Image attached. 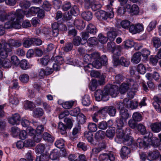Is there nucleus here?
Masks as SVG:
<instances>
[{
  "mask_svg": "<svg viewBox=\"0 0 161 161\" xmlns=\"http://www.w3.org/2000/svg\"><path fill=\"white\" fill-rule=\"evenodd\" d=\"M147 138L145 137L144 140L139 138L136 141V145L135 147L139 146L140 148L142 147H147L149 145V143L147 142Z\"/></svg>",
  "mask_w": 161,
  "mask_h": 161,
  "instance_id": "obj_13",
  "label": "nucleus"
},
{
  "mask_svg": "<svg viewBox=\"0 0 161 161\" xmlns=\"http://www.w3.org/2000/svg\"><path fill=\"white\" fill-rule=\"evenodd\" d=\"M81 16L84 19L88 21L92 19V14L91 12L86 11L83 12L81 14Z\"/></svg>",
  "mask_w": 161,
  "mask_h": 161,
  "instance_id": "obj_23",
  "label": "nucleus"
},
{
  "mask_svg": "<svg viewBox=\"0 0 161 161\" xmlns=\"http://www.w3.org/2000/svg\"><path fill=\"white\" fill-rule=\"evenodd\" d=\"M80 109L78 108H76L71 110L69 112V114L72 116H78L80 114Z\"/></svg>",
  "mask_w": 161,
  "mask_h": 161,
  "instance_id": "obj_55",
  "label": "nucleus"
},
{
  "mask_svg": "<svg viewBox=\"0 0 161 161\" xmlns=\"http://www.w3.org/2000/svg\"><path fill=\"white\" fill-rule=\"evenodd\" d=\"M73 47V45L71 43H67L63 48L64 51L67 52L71 50Z\"/></svg>",
  "mask_w": 161,
  "mask_h": 161,
  "instance_id": "obj_63",
  "label": "nucleus"
},
{
  "mask_svg": "<svg viewBox=\"0 0 161 161\" xmlns=\"http://www.w3.org/2000/svg\"><path fill=\"white\" fill-rule=\"evenodd\" d=\"M87 32L89 33L95 35L97 31V29L92 24H89L86 27Z\"/></svg>",
  "mask_w": 161,
  "mask_h": 161,
  "instance_id": "obj_19",
  "label": "nucleus"
},
{
  "mask_svg": "<svg viewBox=\"0 0 161 161\" xmlns=\"http://www.w3.org/2000/svg\"><path fill=\"white\" fill-rule=\"evenodd\" d=\"M152 41L154 47L157 48L161 46V42L160 38L157 37H153Z\"/></svg>",
  "mask_w": 161,
  "mask_h": 161,
  "instance_id": "obj_24",
  "label": "nucleus"
},
{
  "mask_svg": "<svg viewBox=\"0 0 161 161\" xmlns=\"http://www.w3.org/2000/svg\"><path fill=\"white\" fill-rule=\"evenodd\" d=\"M141 56L140 52H137L135 53L131 59V62L135 64L139 63L141 60Z\"/></svg>",
  "mask_w": 161,
  "mask_h": 161,
  "instance_id": "obj_17",
  "label": "nucleus"
},
{
  "mask_svg": "<svg viewBox=\"0 0 161 161\" xmlns=\"http://www.w3.org/2000/svg\"><path fill=\"white\" fill-rule=\"evenodd\" d=\"M125 133L122 129H117L115 141L118 143L123 142L124 140Z\"/></svg>",
  "mask_w": 161,
  "mask_h": 161,
  "instance_id": "obj_8",
  "label": "nucleus"
},
{
  "mask_svg": "<svg viewBox=\"0 0 161 161\" xmlns=\"http://www.w3.org/2000/svg\"><path fill=\"white\" fill-rule=\"evenodd\" d=\"M141 55H142L143 57L144 60H146L148 57V56L150 54V51L146 49H142L140 52Z\"/></svg>",
  "mask_w": 161,
  "mask_h": 161,
  "instance_id": "obj_43",
  "label": "nucleus"
},
{
  "mask_svg": "<svg viewBox=\"0 0 161 161\" xmlns=\"http://www.w3.org/2000/svg\"><path fill=\"white\" fill-rule=\"evenodd\" d=\"M133 119L136 121H140L142 120V115L138 112L134 113L132 115Z\"/></svg>",
  "mask_w": 161,
  "mask_h": 161,
  "instance_id": "obj_49",
  "label": "nucleus"
},
{
  "mask_svg": "<svg viewBox=\"0 0 161 161\" xmlns=\"http://www.w3.org/2000/svg\"><path fill=\"white\" fill-rule=\"evenodd\" d=\"M64 121L66 124V126L68 129H71L73 125V122L71 119L68 118H65Z\"/></svg>",
  "mask_w": 161,
  "mask_h": 161,
  "instance_id": "obj_53",
  "label": "nucleus"
},
{
  "mask_svg": "<svg viewBox=\"0 0 161 161\" xmlns=\"http://www.w3.org/2000/svg\"><path fill=\"white\" fill-rule=\"evenodd\" d=\"M49 156L46 154H42L39 157L36 158V161H48Z\"/></svg>",
  "mask_w": 161,
  "mask_h": 161,
  "instance_id": "obj_34",
  "label": "nucleus"
},
{
  "mask_svg": "<svg viewBox=\"0 0 161 161\" xmlns=\"http://www.w3.org/2000/svg\"><path fill=\"white\" fill-rule=\"evenodd\" d=\"M126 120L120 118L116 120V125L117 129H122L125 125V123Z\"/></svg>",
  "mask_w": 161,
  "mask_h": 161,
  "instance_id": "obj_36",
  "label": "nucleus"
},
{
  "mask_svg": "<svg viewBox=\"0 0 161 161\" xmlns=\"http://www.w3.org/2000/svg\"><path fill=\"white\" fill-rule=\"evenodd\" d=\"M55 145L58 148H62L64 145V141L62 139L58 140L56 141Z\"/></svg>",
  "mask_w": 161,
  "mask_h": 161,
  "instance_id": "obj_60",
  "label": "nucleus"
},
{
  "mask_svg": "<svg viewBox=\"0 0 161 161\" xmlns=\"http://www.w3.org/2000/svg\"><path fill=\"white\" fill-rule=\"evenodd\" d=\"M152 130L154 132H158L161 130L159 123H155L152 124L150 125Z\"/></svg>",
  "mask_w": 161,
  "mask_h": 161,
  "instance_id": "obj_25",
  "label": "nucleus"
},
{
  "mask_svg": "<svg viewBox=\"0 0 161 161\" xmlns=\"http://www.w3.org/2000/svg\"><path fill=\"white\" fill-rule=\"evenodd\" d=\"M71 14L76 16L79 14V8L76 6H74L70 11Z\"/></svg>",
  "mask_w": 161,
  "mask_h": 161,
  "instance_id": "obj_50",
  "label": "nucleus"
},
{
  "mask_svg": "<svg viewBox=\"0 0 161 161\" xmlns=\"http://www.w3.org/2000/svg\"><path fill=\"white\" fill-rule=\"evenodd\" d=\"M105 133L104 131L99 130L95 134V139L97 140H99L103 138L105 136Z\"/></svg>",
  "mask_w": 161,
  "mask_h": 161,
  "instance_id": "obj_31",
  "label": "nucleus"
},
{
  "mask_svg": "<svg viewBox=\"0 0 161 161\" xmlns=\"http://www.w3.org/2000/svg\"><path fill=\"white\" fill-rule=\"evenodd\" d=\"M130 25V21L126 20L122 21L120 23L121 26L123 28L125 29H128L129 28Z\"/></svg>",
  "mask_w": 161,
  "mask_h": 161,
  "instance_id": "obj_51",
  "label": "nucleus"
},
{
  "mask_svg": "<svg viewBox=\"0 0 161 161\" xmlns=\"http://www.w3.org/2000/svg\"><path fill=\"white\" fill-rule=\"evenodd\" d=\"M107 113L111 116H114L116 113V109L115 108L112 106H110L108 107Z\"/></svg>",
  "mask_w": 161,
  "mask_h": 161,
  "instance_id": "obj_35",
  "label": "nucleus"
},
{
  "mask_svg": "<svg viewBox=\"0 0 161 161\" xmlns=\"http://www.w3.org/2000/svg\"><path fill=\"white\" fill-rule=\"evenodd\" d=\"M129 88V85L128 83H122L120 86L119 88L120 93H125Z\"/></svg>",
  "mask_w": 161,
  "mask_h": 161,
  "instance_id": "obj_22",
  "label": "nucleus"
},
{
  "mask_svg": "<svg viewBox=\"0 0 161 161\" xmlns=\"http://www.w3.org/2000/svg\"><path fill=\"white\" fill-rule=\"evenodd\" d=\"M81 39L79 36H77L75 37L73 40V43L75 46H78L80 44H83V43L81 42Z\"/></svg>",
  "mask_w": 161,
  "mask_h": 161,
  "instance_id": "obj_57",
  "label": "nucleus"
},
{
  "mask_svg": "<svg viewBox=\"0 0 161 161\" xmlns=\"http://www.w3.org/2000/svg\"><path fill=\"white\" fill-rule=\"evenodd\" d=\"M85 7L88 9L90 7L94 9V10H96L100 9L101 7V5L98 2L92 0H84Z\"/></svg>",
  "mask_w": 161,
  "mask_h": 161,
  "instance_id": "obj_4",
  "label": "nucleus"
},
{
  "mask_svg": "<svg viewBox=\"0 0 161 161\" xmlns=\"http://www.w3.org/2000/svg\"><path fill=\"white\" fill-rule=\"evenodd\" d=\"M147 142L149 143V145H152L153 146H155L157 145V142L158 141V139L155 137H148L147 138Z\"/></svg>",
  "mask_w": 161,
  "mask_h": 161,
  "instance_id": "obj_29",
  "label": "nucleus"
},
{
  "mask_svg": "<svg viewBox=\"0 0 161 161\" xmlns=\"http://www.w3.org/2000/svg\"><path fill=\"white\" fill-rule=\"evenodd\" d=\"M24 12L23 10L19 9L16 12L12 11L7 14V19L13 21L16 18V20H19L22 19L24 16Z\"/></svg>",
  "mask_w": 161,
  "mask_h": 161,
  "instance_id": "obj_2",
  "label": "nucleus"
},
{
  "mask_svg": "<svg viewBox=\"0 0 161 161\" xmlns=\"http://www.w3.org/2000/svg\"><path fill=\"white\" fill-rule=\"evenodd\" d=\"M88 128L91 132H95L97 130V126L93 123H90L88 125Z\"/></svg>",
  "mask_w": 161,
  "mask_h": 161,
  "instance_id": "obj_42",
  "label": "nucleus"
},
{
  "mask_svg": "<svg viewBox=\"0 0 161 161\" xmlns=\"http://www.w3.org/2000/svg\"><path fill=\"white\" fill-rule=\"evenodd\" d=\"M120 114L121 117L120 118L125 119L126 120L129 117L128 111L125 108L121 109L120 111Z\"/></svg>",
  "mask_w": 161,
  "mask_h": 161,
  "instance_id": "obj_20",
  "label": "nucleus"
},
{
  "mask_svg": "<svg viewBox=\"0 0 161 161\" xmlns=\"http://www.w3.org/2000/svg\"><path fill=\"white\" fill-rule=\"evenodd\" d=\"M77 120L80 123L83 124L86 122V117L82 114L80 113L77 116Z\"/></svg>",
  "mask_w": 161,
  "mask_h": 161,
  "instance_id": "obj_54",
  "label": "nucleus"
},
{
  "mask_svg": "<svg viewBox=\"0 0 161 161\" xmlns=\"http://www.w3.org/2000/svg\"><path fill=\"white\" fill-rule=\"evenodd\" d=\"M33 43L32 38H29L24 41L23 43V46L26 48H28L31 46Z\"/></svg>",
  "mask_w": 161,
  "mask_h": 161,
  "instance_id": "obj_41",
  "label": "nucleus"
},
{
  "mask_svg": "<svg viewBox=\"0 0 161 161\" xmlns=\"http://www.w3.org/2000/svg\"><path fill=\"white\" fill-rule=\"evenodd\" d=\"M9 123L12 125H19L20 121V117L19 114H15L8 119Z\"/></svg>",
  "mask_w": 161,
  "mask_h": 161,
  "instance_id": "obj_10",
  "label": "nucleus"
},
{
  "mask_svg": "<svg viewBox=\"0 0 161 161\" xmlns=\"http://www.w3.org/2000/svg\"><path fill=\"white\" fill-rule=\"evenodd\" d=\"M143 30V27L142 25L138 24L136 25H131L129 28L130 32L133 34L139 33Z\"/></svg>",
  "mask_w": 161,
  "mask_h": 161,
  "instance_id": "obj_9",
  "label": "nucleus"
},
{
  "mask_svg": "<svg viewBox=\"0 0 161 161\" xmlns=\"http://www.w3.org/2000/svg\"><path fill=\"white\" fill-rule=\"evenodd\" d=\"M126 8L130 9L129 12L131 15L137 14L139 13V8L138 6L136 4H133L131 6L130 4H127Z\"/></svg>",
  "mask_w": 161,
  "mask_h": 161,
  "instance_id": "obj_12",
  "label": "nucleus"
},
{
  "mask_svg": "<svg viewBox=\"0 0 161 161\" xmlns=\"http://www.w3.org/2000/svg\"><path fill=\"white\" fill-rule=\"evenodd\" d=\"M58 128L60 130V132L62 135L65 134L66 133V130L67 129V128L66 125L62 122H59Z\"/></svg>",
  "mask_w": 161,
  "mask_h": 161,
  "instance_id": "obj_33",
  "label": "nucleus"
},
{
  "mask_svg": "<svg viewBox=\"0 0 161 161\" xmlns=\"http://www.w3.org/2000/svg\"><path fill=\"white\" fill-rule=\"evenodd\" d=\"M98 39L101 43H105L107 42L108 39L107 37L104 36L102 34H100L98 36Z\"/></svg>",
  "mask_w": 161,
  "mask_h": 161,
  "instance_id": "obj_56",
  "label": "nucleus"
},
{
  "mask_svg": "<svg viewBox=\"0 0 161 161\" xmlns=\"http://www.w3.org/2000/svg\"><path fill=\"white\" fill-rule=\"evenodd\" d=\"M12 64L10 60L8 59L3 60V67L5 68H8L11 67Z\"/></svg>",
  "mask_w": 161,
  "mask_h": 161,
  "instance_id": "obj_62",
  "label": "nucleus"
},
{
  "mask_svg": "<svg viewBox=\"0 0 161 161\" xmlns=\"http://www.w3.org/2000/svg\"><path fill=\"white\" fill-rule=\"evenodd\" d=\"M33 116L35 118H38L42 116L43 114V109L41 108H37L33 110Z\"/></svg>",
  "mask_w": 161,
  "mask_h": 161,
  "instance_id": "obj_21",
  "label": "nucleus"
},
{
  "mask_svg": "<svg viewBox=\"0 0 161 161\" xmlns=\"http://www.w3.org/2000/svg\"><path fill=\"white\" fill-rule=\"evenodd\" d=\"M35 107V104L32 102L27 101L25 102L24 107L26 109H31Z\"/></svg>",
  "mask_w": 161,
  "mask_h": 161,
  "instance_id": "obj_32",
  "label": "nucleus"
},
{
  "mask_svg": "<svg viewBox=\"0 0 161 161\" xmlns=\"http://www.w3.org/2000/svg\"><path fill=\"white\" fill-rule=\"evenodd\" d=\"M160 153L158 151L150 152L147 156V159L150 161L154 160L158 158Z\"/></svg>",
  "mask_w": 161,
  "mask_h": 161,
  "instance_id": "obj_14",
  "label": "nucleus"
},
{
  "mask_svg": "<svg viewBox=\"0 0 161 161\" xmlns=\"http://www.w3.org/2000/svg\"><path fill=\"white\" fill-rule=\"evenodd\" d=\"M44 140L48 142L52 143L54 141L53 137L50 134L44 132L43 135Z\"/></svg>",
  "mask_w": 161,
  "mask_h": 161,
  "instance_id": "obj_26",
  "label": "nucleus"
},
{
  "mask_svg": "<svg viewBox=\"0 0 161 161\" xmlns=\"http://www.w3.org/2000/svg\"><path fill=\"white\" fill-rule=\"evenodd\" d=\"M8 56V53L7 51L2 45L0 43V58H4Z\"/></svg>",
  "mask_w": 161,
  "mask_h": 161,
  "instance_id": "obj_27",
  "label": "nucleus"
},
{
  "mask_svg": "<svg viewBox=\"0 0 161 161\" xmlns=\"http://www.w3.org/2000/svg\"><path fill=\"white\" fill-rule=\"evenodd\" d=\"M124 105L128 108L131 109H135L138 106V103L136 101H130L127 98H125L123 100Z\"/></svg>",
  "mask_w": 161,
  "mask_h": 161,
  "instance_id": "obj_7",
  "label": "nucleus"
},
{
  "mask_svg": "<svg viewBox=\"0 0 161 161\" xmlns=\"http://www.w3.org/2000/svg\"><path fill=\"white\" fill-rule=\"evenodd\" d=\"M113 125V121L112 120H109L108 122L102 121L100 122L98 125V128L102 130H105L108 127H110Z\"/></svg>",
  "mask_w": 161,
  "mask_h": 161,
  "instance_id": "obj_11",
  "label": "nucleus"
},
{
  "mask_svg": "<svg viewBox=\"0 0 161 161\" xmlns=\"http://www.w3.org/2000/svg\"><path fill=\"white\" fill-rule=\"evenodd\" d=\"M105 89L103 90L99 89L97 90L95 92V96L96 100L98 101L103 100V101H106L108 100L109 97L106 95L105 92Z\"/></svg>",
  "mask_w": 161,
  "mask_h": 161,
  "instance_id": "obj_5",
  "label": "nucleus"
},
{
  "mask_svg": "<svg viewBox=\"0 0 161 161\" xmlns=\"http://www.w3.org/2000/svg\"><path fill=\"white\" fill-rule=\"evenodd\" d=\"M130 153V149L126 146H123L122 147L121 151V156L123 158L126 157Z\"/></svg>",
  "mask_w": 161,
  "mask_h": 161,
  "instance_id": "obj_30",
  "label": "nucleus"
},
{
  "mask_svg": "<svg viewBox=\"0 0 161 161\" xmlns=\"http://www.w3.org/2000/svg\"><path fill=\"white\" fill-rule=\"evenodd\" d=\"M21 45L22 42L20 41L10 39L9 40L8 43H5L3 44V47L8 54V53L11 51L12 48L13 47H18Z\"/></svg>",
  "mask_w": 161,
  "mask_h": 161,
  "instance_id": "obj_1",
  "label": "nucleus"
},
{
  "mask_svg": "<svg viewBox=\"0 0 161 161\" xmlns=\"http://www.w3.org/2000/svg\"><path fill=\"white\" fill-rule=\"evenodd\" d=\"M120 64L126 67H128L130 64L129 60L124 57H121L120 58Z\"/></svg>",
  "mask_w": 161,
  "mask_h": 161,
  "instance_id": "obj_44",
  "label": "nucleus"
},
{
  "mask_svg": "<svg viewBox=\"0 0 161 161\" xmlns=\"http://www.w3.org/2000/svg\"><path fill=\"white\" fill-rule=\"evenodd\" d=\"M74 103L73 101L66 102L62 104V107L65 109H69L72 108Z\"/></svg>",
  "mask_w": 161,
  "mask_h": 161,
  "instance_id": "obj_47",
  "label": "nucleus"
},
{
  "mask_svg": "<svg viewBox=\"0 0 161 161\" xmlns=\"http://www.w3.org/2000/svg\"><path fill=\"white\" fill-rule=\"evenodd\" d=\"M137 70L138 72L142 74H144L146 71V68L144 65L142 64H140L137 65Z\"/></svg>",
  "mask_w": 161,
  "mask_h": 161,
  "instance_id": "obj_40",
  "label": "nucleus"
},
{
  "mask_svg": "<svg viewBox=\"0 0 161 161\" xmlns=\"http://www.w3.org/2000/svg\"><path fill=\"white\" fill-rule=\"evenodd\" d=\"M19 6L22 8H27L30 6V3L29 2L23 1H21L19 4Z\"/></svg>",
  "mask_w": 161,
  "mask_h": 161,
  "instance_id": "obj_61",
  "label": "nucleus"
},
{
  "mask_svg": "<svg viewBox=\"0 0 161 161\" xmlns=\"http://www.w3.org/2000/svg\"><path fill=\"white\" fill-rule=\"evenodd\" d=\"M115 133V128L114 127H109V129L106 131L105 134L108 138L112 139L114 137Z\"/></svg>",
  "mask_w": 161,
  "mask_h": 161,
  "instance_id": "obj_15",
  "label": "nucleus"
},
{
  "mask_svg": "<svg viewBox=\"0 0 161 161\" xmlns=\"http://www.w3.org/2000/svg\"><path fill=\"white\" fill-rule=\"evenodd\" d=\"M108 154L107 153H103L100 154L99 157L100 161H108Z\"/></svg>",
  "mask_w": 161,
  "mask_h": 161,
  "instance_id": "obj_64",
  "label": "nucleus"
},
{
  "mask_svg": "<svg viewBox=\"0 0 161 161\" xmlns=\"http://www.w3.org/2000/svg\"><path fill=\"white\" fill-rule=\"evenodd\" d=\"M20 67L23 69H26L29 67L27 61L25 59L22 60L19 63Z\"/></svg>",
  "mask_w": 161,
  "mask_h": 161,
  "instance_id": "obj_52",
  "label": "nucleus"
},
{
  "mask_svg": "<svg viewBox=\"0 0 161 161\" xmlns=\"http://www.w3.org/2000/svg\"><path fill=\"white\" fill-rule=\"evenodd\" d=\"M157 22L155 20L151 21L147 27V30L148 32H150L153 30L156 27Z\"/></svg>",
  "mask_w": 161,
  "mask_h": 161,
  "instance_id": "obj_38",
  "label": "nucleus"
},
{
  "mask_svg": "<svg viewBox=\"0 0 161 161\" xmlns=\"http://www.w3.org/2000/svg\"><path fill=\"white\" fill-rule=\"evenodd\" d=\"M82 103L84 105L86 106H87L90 104V99L88 95H85L84 96L82 100Z\"/></svg>",
  "mask_w": 161,
  "mask_h": 161,
  "instance_id": "obj_45",
  "label": "nucleus"
},
{
  "mask_svg": "<svg viewBox=\"0 0 161 161\" xmlns=\"http://www.w3.org/2000/svg\"><path fill=\"white\" fill-rule=\"evenodd\" d=\"M84 136L85 138L87 139L88 141L91 144H94V141L93 139V135L92 132L90 131H86L84 133Z\"/></svg>",
  "mask_w": 161,
  "mask_h": 161,
  "instance_id": "obj_18",
  "label": "nucleus"
},
{
  "mask_svg": "<svg viewBox=\"0 0 161 161\" xmlns=\"http://www.w3.org/2000/svg\"><path fill=\"white\" fill-rule=\"evenodd\" d=\"M137 130L142 135L145 134L146 132L145 127L141 124H139L138 125Z\"/></svg>",
  "mask_w": 161,
  "mask_h": 161,
  "instance_id": "obj_58",
  "label": "nucleus"
},
{
  "mask_svg": "<svg viewBox=\"0 0 161 161\" xmlns=\"http://www.w3.org/2000/svg\"><path fill=\"white\" fill-rule=\"evenodd\" d=\"M87 42L92 45H96L97 44L98 41L96 37H91L87 40Z\"/></svg>",
  "mask_w": 161,
  "mask_h": 161,
  "instance_id": "obj_48",
  "label": "nucleus"
},
{
  "mask_svg": "<svg viewBox=\"0 0 161 161\" xmlns=\"http://www.w3.org/2000/svg\"><path fill=\"white\" fill-rule=\"evenodd\" d=\"M74 23L78 29H81L83 28V21L82 20L76 19L74 21Z\"/></svg>",
  "mask_w": 161,
  "mask_h": 161,
  "instance_id": "obj_39",
  "label": "nucleus"
},
{
  "mask_svg": "<svg viewBox=\"0 0 161 161\" xmlns=\"http://www.w3.org/2000/svg\"><path fill=\"white\" fill-rule=\"evenodd\" d=\"M107 8L108 11L105 12L104 11L100 10L98 11V13L100 14V18L104 20H106L108 18H112L114 16L113 10L109 5H107Z\"/></svg>",
  "mask_w": 161,
  "mask_h": 161,
  "instance_id": "obj_3",
  "label": "nucleus"
},
{
  "mask_svg": "<svg viewBox=\"0 0 161 161\" xmlns=\"http://www.w3.org/2000/svg\"><path fill=\"white\" fill-rule=\"evenodd\" d=\"M105 92L108 97V95H110L113 97H116L117 94V88L116 86L114 85L112 86L110 85H107L105 87Z\"/></svg>",
  "mask_w": 161,
  "mask_h": 161,
  "instance_id": "obj_6",
  "label": "nucleus"
},
{
  "mask_svg": "<svg viewBox=\"0 0 161 161\" xmlns=\"http://www.w3.org/2000/svg\"><path fill=\"white\" fill-rule=\"evenodd\" d=\"M29 77L28 75L26 74H23L19 76V79L23 83H27L29 80Z\"/></svg>",
  "mask_w": 161,
  "mask_h": 161,
  "instance_id": "obj_37",
  "label": "nucleus"
},
{
  "mask_svg": "<svg viewBox=\"0 0 161 161\" xmlns=\"http://www.w3.org/2000/svg\"><path fill=\"white\" fill-rule=\"evenodd\" d=\"M113 63L115 66H117L120 64V59H119V57L118 55H114L113 56Z\"/></svg>",
  "mask_w": 161,
  "mask_h": 161,
  "instance_id": "obj_59",
  "label": "nucleus"
},
{
  "mask_svg": "<svg viewBox=\"0 0 161 161\" xmlns=\"http://www.w3.org/2000/svg\"><path fill=\"white\" fill-rule=\"evenodd\" d=\"M116 30L112 28L107 33L108 39L111 41H113L117 36Z\"/></svg>",
  "mask_w": 161,
  "mask_h": 161,
  "instance_id": "obj_16",
  "label": "nucleus"
},
{
  "mask_svg": "<svg viewBox=\"0 0 161 161\" xmlns=\"http://www.w3.org/2000/svg\"><path fill=\"white\" fill-rule=\"evenodd\" d=\"M45 149V145L43 144H39L36 147V152L38 154L43 153Z\"/></svg>",
  "mask_w": 161,
  "mask_h": 161,
  "instance_id": "obj_28",
  "label": "nucleus"
},
{
  "mask_svg": "<svg viewBox=\"0 0 161 161\" xmlns=\"http://www.w3.org/2000/svg\"><path fill=\"white\" fill-rule=\"evenodd\" d=\"M54 60L55 63L60 65L62 64L64 62L63 58L60 56H56L54 58Z\"/></svg>",
  "mask_w": 161,
  "mask_h": 161,
  "instance_id": "obj_46",
  "label": "nucleus"
}]
</instances>
